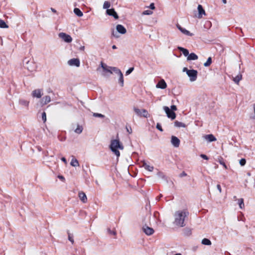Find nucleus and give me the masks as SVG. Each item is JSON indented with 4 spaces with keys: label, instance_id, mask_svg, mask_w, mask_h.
<instances>
[{
    "label": "nucleus",
    "instance_id": "obj_13",
    "mask_svg": "<svg viewBox=\"0 0 255 255\" xmlns=\"http://www.w3.org/2000/svg\"><path fill=\"white\" fill-rule=\"evenodd\" d=\"M197 9L198 11V14L197 17L198 18H201L203 17V15H206L205 11L202 5L199 4L197 7Z\"/></svg>",
    "mask_w": 255,
    "mask_h": 255
},
{
    "label": "nucleus",
    "instance_id": "obj_58",
    "mask_svg": "<svg viewBox=\"0 0 255 255\" xmlns=\"http://www.w3.org/2000/svg\"><path fill=\"white\" fill-rule=\"evenodd\" d=\"M33 66H34V64L33 63V62H30L29 64H28V66L31 67L32 68H33V70L34 67Z\"/></svg>",
    "mask_w": 255,
    "mask_h": 255
},
{
    "label": "nucleus",
    "instance_id": "obj_47",
    "mask_svg": "<svg viewBox=\"0 0 255 255\" xmlns=\"http://www.w3.org/2000/svg\"><path fill=\"white\" fill-rule=\"evenodd\" d=\"M254 110V114L251 115L250 116V118L253 120H255V104L253 105Z\"/></svg>",
    "mask_w": 255,
    "mask_h": 255
},
{
    "label": "nucleus",
    "instance_id": "obj_5",
    "mask_svg": "<svg viewBox=\"0 0 255 255\" xmlns=\"http://www.w3.org/2000/svg\"><path fill=\"white\" fill-rule=\"evenodd\" d=\"M51 101V98L49 96H45L42 98L37 103V106L38 107H42L44 105L49 103Z\"/></svg>",
    "mask_w": 255,
    "mask_h": 255
},
{
    "label": "nucleus",
    "instance_id": "obj_61",
    "mask_svg": "<svg viewBox=\"0 0 255 255\" xmlns=\"http://www.w3.org/2000/svg\"><path fill=\"white\" fill-rule=\"evenodd\" d=\"M176 27L180 31L183 28L179 24H176Z\"/></svg>",
    "mask_w": 255,
    "mask_h": 255
},
{
    "label": "nucleus",
    "instance_id": "obj_42",
    "mask_svg": "<svg viewBox=\"0 0 255 255\" xmlns=\"http://www.w3.org/2000/svg\"><path fill=\"white\" fill-rule=\"evenodd\" d=\"M153 13V12L151 10H144L142 12V14L143 15H150Z\"/></svg>",
    "mask_w": 255,
    "mask_h": 255
},
{
    "label": "nucleus",
    "instance_id": "obj_14",
    "mask_svg": "<svg viewBox=\"0 0 255 255\" xmlns=\"http://www.w3.org/2000/svg\"><path fill=\"white\" fill-rule=\"evenodd\" d=\"M117 31L122 34H124L127 32L126 28L122 24H118L116 26Z\"/></svg>",
    "mask_w": 255,
    "mask_h": 255
},
{
    "label": "nucleus",
    "instance_id": "obj_43",
    "mask_svg": "<svg viewBox=\"0 0 255 255\" xmlns=\"http://www.w3.org/2000/svg\"><path fill=\"white\" fill-rule=\"evenodd\" d=\"M239 163L241 166H244L246 163V159L245 158H242L240 160Z\"/></svg>",
    "mask_w": 255,
    "mask_h": 255
},
{
    "label": "nucleus",
    "instance_id": "obj_54",
    "mask_svg": "<svg viewBox=\"0 0 255 255\" xmlns=\"http://www.w3.org/2000/svg\"><path fill=\"white\" fill-rule=\"evenodd\" d=\"M187 176V173L185 171H183L182 173H181L179 175L180 177H183L184 176Z\"/></svg>",
    "mask_w": 255,
    "mask_h": 255
},
{
    "label": "nucleus",
    "instance_id": "obj_24",
    "mask_svg": "<svg viewBox=\"0 0 255 255\" xmlns=\"http://www.w3.org/2000/svg\"><path fill=\"white\" fill-rule=\"evenodd\" d=\"M184 235L185 236H189L192 234L191 229L189 228H186L184 229L183 231Z\"/></svg>",
    "mask_w": 255,
    "mask_h": 255
},
{
    "label": "nucleus",
    "instance_id": "obj_51",
    "mask_svg": "<svg viewBox=\"0 0 255 255\" xmlns=\"http://www.w3.org/2000/svg\"><path fill=\"white\" fill-rule=\"evenodd\" d=\"M148 7L150 9H154L155 8V5H154V3L152 2L150 4L149 6H148Z\"/></svg>",
    "mask_w": 255,
    "mask_h": 255
},
{
    "label": "nucleus",
    "instance_id": "obj_37",
    "mask_svg": "<svg viewBox=\"0 0 255 255\" xmlns=\"http://www.w3.org/2000/svg\"><path fill=\"white\" fill-rule=\"evenodd\" d=\"M218 161L221 165H222L225 168H226V169L227 168V165H226V163H225L224 159L222 157H220V158H219Z\"/></svg>",
    "mask_w": 255,
    "mask_h": 255
},
{
    "label": "nucleus",
    "instance_id": "obj_52",
    "mask_svg": "<svg viewBox=\"0 0 255 255\" xmlns=\"http://www.w3.org/2000/svg\"><path fill=\"white\" fill-rule=\"evenodd\" d=\"M126 129L127 132H128L129 134L131 133L132 132V129L131 127L129 126V127H126Z\"/></svg>",
    "mask_w": 255,
    "mask_h": 255
},
{
    "label": "nucleus",
    "instance_id": "obj_39",
    "mask_svg": "<svg viewBox=\"0 0 255 255\" xmlns=\"http://www.w3.org/2000/svg\"><path fill=\"white\" fill-rule=\"evenodd\" d=\"M159 213L158 212L155 211V212H154V213H153V217L155 218V219L156 220L160 222L161 221L159 219Z\"/></svg>",
    "mask_w": 255,
    "mask_h": 255
},
{
    "label": "nucleus",
    "instance_id": "obj_17",
    "mask_svg": "<svg viewBox=\"0 0 255 255\" xmlns=\"http://www.w3.org/2000/svg\"><path fill=\"white\" fill-rule=\"evenodd\" d=\"M198 56L197 55H196L194 53H191L189 54V55L187 56V61H190V60H196L198 59Z\"/></svg>",
    "mask_w": 255,
    "mask_h": 255
},
{
    "label": "nucleus",
    "instance_id": "obj_55",
    "mask_svg": "<svg viewBox=\"0 0 255 255\" xmlns=\"http://www.w3.org/2000/svg\"><path fill=\"white\" fill-rule=\"evenodd\" d=\"M190 69H188L186 67H184L183 68V72H186V74H187V73L188 72V71L190 70Z\"/></svg>",
    "mask_w": 255,
    "mask_h": 255
},
{
    "label": "nucleus",
    "instance_id": "obj_9",
    "mask_svg": "<svg viewBox=\"0 0 255 255\" xmlns=\"http://www.w3.org/2000/svg\"><path fill=\"white\" fill-rule=\"evenodd\" d=\"M106 14L108 15L114 17L115 19H118L119 16L114 8L106 10Z\"/></svg>",
    "mask_w": 255,
    "mask_h": 255
},
{
    "label": "nucleus",
    "instance_id": "obj_57",
    "mask_svg": "<svg viewBox=\"0 0 255 255\" xmlns=\"http://www.w3.org/2000/svg\"><path fill=\"white\" fill-rule=\"evenodd\" d=\"M112 35L114 36V37H116V38H118L119 37V36L117 35L116 34H115V31H114V30L113 29L112 30Z\"/></svg>",
    "mask_w": 255,
    "mask_h": 255
},
{
    "label": "nucleus",
    "instance_id": "obj_46",
    "mask_svg": "<svg viewBox=\"0 0 255 255\" xmlns=\"http://www.w3.org/2000/svg\"><path fill=\"white\" fill-rule=\"evenodd\" d=\"M68 240L72 243L73 244L74 243V240H73V237L71 235V234L68 232Z\"/></svg>",
    "mask_w": 255,
    "mask_h": 255
},
{
    "label": "nucleus",
    "instance_id": "obj_10",
    "mask_svg": "<svg viewBox=\"0 0 255 255\" xmlns=\"http://www.w3.org/2000/svg\"><path fill=\"white\" fill-rule=\"evenodd\" d=\"M68 63L70 66H75L78 67L80 66V61L78 58H72L68 61Z\"/></svg>",
    "mask_w": 255,
    "mask_h": 255
},
{
    "label": "nucleus",
    "instance_id": "obj_56",
    "mask_svg": "<svg viewBox=\"0 0 255 255\" xmlns=\"http://www.w3.org/2000/svg\"><path fill=\"white\" fill-rule=\"evenodd\" d=\"M217 189L220 192V193H221L222 192V188H221V185L220 184H218L217 185Z\"/></svg>",
    "mask_w": 255,
    "mask_h": 255
},
{
    "label": "nucleus",
    "instance_id": "obj_48",
    "mask_svg": "<svg viewBox=\"0 0 255 255\" xmlns=\"http://www.w3.org/2000/svg\"><path fill=\"white\" fill-rule=\"evenodd\" d=\"M170 109L171 111H173V112H174L177 110L176 106L174 105H171Z\"/></svg>",
    "mask_w": 255,
    "mask_h": 255
},
{
    "label": "nucleus",
    "instance_id": "obj_38",
    "mask_svg": "<svg viewBox=\"0 0 255 255\" xmlns=\"http://www.w3.org/2000/svg\"><path fill=\"white\" fill-rule=\"evenodd\" d=\"M133 110H134V112L135 113V114L137 116L141 117L142 113H141L140 110H139V109H138L136 107H134Z\"/></svg>",
    "mask_w": 255,
    "mask_h": 255
},
{
    "label": "nucleus",
    "instance_id": "obj_53",
    "mask_svg": "<svg viewBox=\"0 0 255 255\" xmlns=\"http://www.w3.org/2000/svg\"><path fill=\"white\" fill-rule=\"evenodd\" d=\"M159 177L162 178H165V176L163 175V173L161 172H159L157 174Z\"/></svg>",
    "mask_w": 255,
    "mask_h": 255
},
{
    "label": "nucleus",
    "instance_id": "obj_16",
    "mask_svg": "<svg viewBox=\"0 0 255 255\" xmlns=\"http://www.w3.org/2000/svg\"><path fill=\"white\" fill-rule=\"evenodd\" d=\"M204 137H205V138L207 140H208L209 142H213V141H215L217 140L215 136L212 134H209L206 135H205Z\"/></svg>",
    "mask_w": 255,
    "mask_h": 255
},
{
    "label": "nucleus",
    "instance_id": "obj_29",
    "mask_svg": "<svg viewBox=\"0 0 255 255\" xmlns=\"http://www.w3.org/2000/svg\"><path fill=\"white\" fill-rule=\"evenodd\" d=\"M180 31L182 33H183V34H185L186 35H188V36H193L194 35L193 33H191L189 31L187 30V29H186L184 28H183L182 29H181Z\"/></svg>",
    "mask_w": 255,
    "mask_h": 255
},
{
    "label": "nucleus",
    "instance_id": "obj_2",
    "mask_svg": "<svg viewBox=\"0 0 255 255\" xmlns=\"http://www.w3.org/2000/svg\"><path fill=\"white\" fill-rule=\"evenodd\" d=\"M100 65L101 68L103 69L101 74L104 77H109V75L107 74L108 73L110 74H111L113 73V72H114L118 75H120L121 73H122L121 70L118 68L116 67L109 66L102 62H101Z\"/></svg>",
    "mask_w": 255,
    "mask_h": 255
},
{
    "label": "nucleus",
    "instance_id": "obj_18",
    "mask_svg": "<svg viewBox=\"0 0 255 255\" xmlns=\"http://www.w3.org/2000/svg\"><path fill=\"white\" fill-rule=\"evenodd\" d=\"M23 63L25 68H26L29 71H33V68L28 66V64H29L30 61L27 58H25L23 59Z\"/></svg>",
    "mask_w": 255,
    "mask_h": 255
},
{
    "label": "nucleus",
    "instance_id": "obj_30",
    "mask_svg": "<svg viewBox=\"0 0 255 255\" xmlns=\"http://www.w3.org/2000/svg\"><path fill=\"white\" fill-rule=\"evenodd\" d=\"M174 125L175 127H177L178 128H180V127L185 128L186 127V125L185 124H184L182 122H179L178 121H176L174 122Z\"/></svg>",
    "mask_w": 255,
    "mask_h": 255
},
{
    "label": "nucleus",
    "instance_id": "obj_33",
    "mask_svg": "<svg viewBox=\"0 0 255 255\" xmlns=\"http://www.w3.org/2000/svg\"><path fill=\"white\" fill-rule=\"evenodd\" d=\"M8 26L6 24L3 20L0 19V28H7Z\"/></svg>",
    "mask_w": 255,
    "mask_h": 255
},
{
    "label": "nucleus",
    "instance_id": "obj_26",
    "mask_svg": "<svg viewBox=\"0 0 255 255\" xmlns=\"http://www.w3.org/2000/svg\"><path fill=\"white\" fill-rule=\"evenodd\" d=\"M201 243L204 245L210 246L212 244L211 241L207 238H204L201 242Z\"/></svg>",
    "mask_w": 255,
    "mask_h": 255
},
{
    "label": "nucleus",
    "instance_id": "obj_40",
    "mask_svg": "<svg viewBox=\"0 0 255 255\" xmlns=\"http://www.w3.org/2000/svg\"><path fill=\"white\" fill-rule=\"evenodd\" d=\"M93 116L96 118H105V116L104 115H102V114H99V113H93Z\"/></svg>",
    "mask_w": 255,
    "mask_h": 255
},
{
    "label": "nucleus",
    "instance_id": "obj_44",
    "mask_svg": "<svg viewBox=\"0 0 255 255\" xmlns=\"http://www.w3.org/2000/svg\"><path fill=\"white\" fill-rule=\"evenodd\" d=\"M134 70V67L129 68L126 72V75H129Z\"/></svg>",
    "mask_w": 255,
    "mask_h": 255
},
{
    "label": "nucleus",
    "instance_id": "obj_64",
    "mask_svg": "<svg viewBox=\"0 0 255 255\" xmlns=\"http://www.w3.org/2000/svg\"><path fill=\"white\" fill-rule=\"evenodd\" d=\"M162 197V194H160L159 196L157 197L156 198V199L157 200V201H159L160 200V199Z\"/></svg>",
    "mask_w": 255,
    "mask_h": 255
},
{
    "label": "nucleus",
    "instance_id": "obj_59",
    "mask_svg": "<svg viewBox=\"0 0 255 255\" xmlns=\"http://www.w3.org/2000/svg\"><path fill=\"white\" fill-rule=\"evenodd\" d=\"M58 178L60 179V180L63 181L64 180H65V178L64 177V176H63L62 175H59L58 176Z\"/></svg>",
    "mask_w": 255,
    "mask_h": 255
},
{
    "label": "nucleus",
    "instance_id": "obj_31",
    "mask_svg": "<svg viewBox=\"0 0 255 255\" xmlns=\"http://www.w3.org/2000/svg\"><path fill=\"white\" fill-rule=\"evenodd\" d=\"M19 103L20 105L25 107H28L29 105V102L23 99H20Z\"/></svg>",
    "mask_w": 255,
    "mask_h": 255
},
{
    "label": "nucleus",
    "instance_id": "obj_8",
    "mask_svg": "<svg viewBox=\"0 0 255 255\" xmlns=\"http://www.w3.org/2000/svg\"><path fill=\"white\" fill-rule=\"evenodd\" d=\"M43 90L37 89L33 90L31 93V96L33 98H40L43 95Z\"/></svg>",
    "mask_w": 255,
    "mask_h": 255
},
{
    "label": "nucleus",
    "instance_id": "obj_22",
    "mask_svg": "<svg viewBox=\"0 0 255 255\" xmlns=\"http://www.w3.org/2000/svg\"><path fill=\"white\" fill-rule=\"evenodd\" d=\"M74 13L78 17H81L83 15L82 11L79 8L77 7L74 9Z\"/></svg>",
    "mask_w": 255,
    "mask_h": 255
},
{
    "label": "nucleus",
    "instance_id": "obj_35",
    "mask_svg": "<svg viewBox=\"0 0 255 255\" xmlns=\"http://www.w3.org/2000/svg\"><path fill=\"white\" fill-rule=\"evenodd\" d=\"M141 113H142L141 117H143L144 118H147L149 116L147 111L146 110H145V109H142V110Z\"/></svg>",
    "mask_w": 255,
    "mask_h": 255
},
{
    "label": "nucleus",
    "instance_id": "obj_6",
    "mask_svg": "<svg viewBox=\"0 0 255 255\" xmlns=\"http://www.w3.org/2000/svg\"><path fill=\"white\" fill-rule=\"evenodd\" d=\"M163 110H164L165 113L166 114L167 117L168 118L171 119V120H173L176 118V114L174 112L172 111L169 108V107L167 106H164L163 107Z\"/></svg>",
    "mask_w": 255,
    "mask_h": 255
},
{
    "label": "nucleus",
    "instance_id": "obj_27",
    "mask_svg": "<svg viewBox=\"0 0 255 255\" xmlns=\"http://www.w3.org/2000/svg\"><path fill=\"white\" fill-rule=\"evenodd\" d=\"M242 74H239L238 75H237L234 78L233 81L235 83L238 84L239 83V82L240 81V80L242 79Z\"/></svg>",
    "mask_w": 255,
    "mask_h": 255
},
{
    "label": "nucleus",
    "instance_id": "obj_63",
    "mask_svg": "<svg viewBox=\"0 0 255 255\" xmlns=\"http://www.w3.org/2000/svg\"><path fill=\"white\" fill-rule=\"evenodd\" d=\"M79 50L80 51H84L85 50V46H81L79 48Z\"/></svg>",
    "mask_w": 255,
    "mask_h": 255
},
{
    "label": "nucleus",
    "instance_id": "obj_21",
    "mask_svg": "<svg viewBox=\"0 0 255 255\" xmlns=\"http://www.w3.org/2000/svg\"><path fill=\"white\" fill-rule=\"evenodd\" d=\"M79 197L81 200L83 202L85 203L87 201V197L85 193L81 192L79 193Z\"/></svg>",
    "mask_w": 255,
    "mask_h": 255
},
{
    "label": "nucleus",
    "instance_id": "obj_15",
    "mask_svg": "<svg viewBox=\"0 0 255 255\" xmlns=\"http://www.w3.org/2000/svg\"><path fill=\"white\" fill-rule=\"evenodd\" d=\"M156 87L157 88L164 89L167 87V84L165 81L163 79H162L157 83V84L156 85Z\"/></svg>",
    "mask_w": 255,
    "mask_h": 255
},
{
    "label": "nucleus",
    "instance_id": "obj_45",
    "mask_svg": "<svg viewBox=\"0 0 255 255\" xmlns=\"http://www.w3.org/2000/svg\"><path fill=\"white\" fill-rule=\"evenodd\" d=\"M156 128L160 131H163L161 125L160 123H157L156 126Z\"/></svg>",
    "mask_w": 255,
    "mask_h": 255
},
{
    "label": "nucleus",
    "instance_id": "obj_7",
    "mask_svg": "<svg viewBox=\"0 0 255 255\" xmlns=\"http://www.w3.org/2000/svg\"><path fill=\"white\" fill-rule=\"evenodd\" d=\"M58 35L59 37L62 38L65 42L70 43L72 41V37L66 33L60 32L59 33Z\"/></svg>",
    "mask_w": 255,
    "mask_h": 255
},
{
    "label": "nucleus",
    "instance_id": "obj_60",
    "mask_svg": "<svg viewBox=\"0 0 255 255\" xmlns=\"http://www.w3.org/2000/svg\"><path fill=\"white\" fill-rule=\"evenodd\" d=\"M205 25L208 26H209V27L211 26V22L209 21H206Z\"/></svg>",
    "mask_w": 255,
    "mask_h": 255
},
{
    "label": "nucleus",
    "instance_id": "obj_49",
    "mask_svg": "<svg viewBox=\"0 0 255 255\" xmlns=\"http://www.w3.org/2000/svg\"><path fill=\"white\" fill-rule=\"evenodd\" d=\"M200 157L205 160H207L209 159V157L206 154H201L200 155Z\"/></svg>",
    "mask_w": 255,
    "mask_h": 255
},
{
    "label": "nucleus",
    "instance_id": "obj_23",
    "mask_svg": "<svg viewBox=\"0 0 255 255\" xmlns=\"http://www.w3.org/2000/svg\"><path fill=\"white\" fill-rule=\"evenodd\" d=\"M83 130V127L79 124H77V128L74 130V132L77 134H80L82 132Z\"/></svg>",
    "mask_w": 255,
    "mask_h": 255
},
{
    "label": "nucleus",
    "instance_id": "obj_36",
    "mask_svg": "<svg viewBox=\"0 0 255 255\" xmlns=\"http://www.w3.org/2000/svg\"><path fill=\"white\" fill-rule=\"evenodd\" d=\"M238 204H239L240 208L242 209H243L244 208V199L240 198L239 200Z\"/></svg>",
    "mask_w": 255,
    "mask_h": 255
},
{
    "label": "nucleus",
    "instance_id": "obj_1",
    "mask_svg": "<svg viewBox=\"0 0 255 255\" xmlns=\"http://www.w3.org/2000/svg\"><path fill=\"white\" fill-rule=\"evenodd\" d=\"M188 215L189 212L185 210L176 211L174 214V224L180 227H185L186 226L185 223V218L187 217Z\"/></svg>",
    "mask_w": 255,
    "mask_h": 255
},
{
    "label": "nucleus",
    "instance_id": "obj_28",
    "mask_svg": "<svg viewBox=\"0 0 255 255\" xmlns=\"http://www.w3.org/2000/svg\"><path fill=\"white\" fill-rule=\"evenodd\" d=\"M70 164L71 166L73 167H76L79 166V163L78 162V161L76 158H72Z\"/></svg>",
    "mask_w": 255,
    "mask_h": 255
},
{
    "label": "nucleus",
    "instance_id": "obj_25",
    "mask_svg": "<svg viewBox=\"0 0 255 255\" xmlns=\"http://www.w3.org/2000/svg\"><path fill=\"white\" fill-rule=\"evenodd\" d=\"M119 76V83L121 87H123L124 84V76L122 73H121Z\"/></svg>",
    "mask_w": 255,
    "mask_h": 255
},
{
    "label": "nucleus",
    "instance_id": "obj_50",
    "mask_svg": "<svg viewBox=\"0 0 255 255\" xmlns=\"http://www.w3.org/2000/svg\"><path fill=\"white\" fill-rule=\"evenodd\" d=\"M108 231L109 233L111 234V235H116V231H114V230L112 231L110 229H109L108 230Z\"/></svg>",
    "mask_w": 255,
    "mask_h": 255
},
{
    "label": "nucleus",
    "instance_id": "obj_20",
    "mask_svg": "<svg viewBox=\"0 0 255 255\" xmlns=\"http://www.w3.org/2000/svg\"><path fill=\"white\" fill-rule=\"evenodd\" d=\"M142 166L144 167L146 170L149 171H152L154 169L153 166L147 164L145 161H142Z\"/></svg>",
    "mask_w": 255,
    "mask_h": 255
},
{
    "label": "nucleus",
    "instance_id": "obj_19",
    "mask_svg": "<svg viewBox=\"0 0 255 255\" xmlns=\"http://www.w3.org/2000/svg\"><path fill=\"white\" fill-rule=\"evenodd\" d=\"M177 49L179 51L183 53L184 56L186 57L188 56V55L189 54V50L186 48L180 46H178Z\"/></svg>",
    "mask_w": 255,
    "mask_h": 255
},
{
    "label": "nucleus",
    "instance_id": "obj_4",
    "mask_svg": "<svg viewBox=\"0 0 255 255\" xmlns=\"http://www.w3.org/2000/svg\"><path fill=\"white\" fill-rule=\"evenodd\" d=\"M189 77L191 82H194L197 80L198 71L196 70L190 69L187 74Z\"/></svg>",
    "mask_w": 255,
    "mask_h": 255
},
{
    "label": "nucleus",
    "instance_id": "obj_11",
    "mask_svg": "<svg viewBox=\"0 0 255 255\" xmlns=\"http://www.w3.org/2000/svg\"><path fill=\"white\" fill-rule=\"evenodd\" d=\"M143 232L147 235L150 236L153 234L154 230L146 225H144L142 227Z\"/></svg>",
    "mask_w": 255,
    "mask_h": 255
},
{
    "label": "nucleus",
    "instance_id": "obj_12",
    "mask_svg": "<svg viewBox=\"0 0 255 255\" xmlns=\"http://www.w3.org/2000/svg\"><path fill=\"white\" fill-rule=\"evenodd\" d=\"M171 142L175 147H178L180 145V141L178 137L172 135L171 138Z\"/></svg>",
    "mask_w": 255,
    "mask_h": 255
},
{
    "label": "nucleus",
    "instance_id": "obj_34",
    "mask_svg": "<svg viewBox=\"0 0 255 255\" xmlns=\"http://www.w3.org/2000/svg\"><path fill=\"white\" fill-rule=\"evenodd\" d=\"M111 6V3L108 1H105L103 4V8L107 9H110L109 8Z\"/></svg>",
    "mask_w": 255,
    "mask_h": 255
},
{
    "label": "nucleus",
    "instance_id": "obj_3",
    "mask_svg": "<svg viewBox=\"0 0 255 255\" xmlns=\"http://www.w3.org/2000/svg\"><path fill=\"white\" fill-rule=\"evenodd\" d=\"M110 149L118 158L120 156V152L118 149L123 150L124 146L119 139H115L111 140Z\"/></svg>",
    "mask_w": 255,
    "mask_h": 255
},
{
    "label": "nucleus",
    "instance_id": "obj_62",
    "mask_svg": "<svg viewBox=\"0 0 255 255\" xmlns=\"http://www.w3.org/2000/svg\"><path fill=\"white\" fill-rule=\"evenodd\" d=\"M61 160H62L63 162H64L65 163H67V160H66V158H65V157H62L61 158Z\"/></svg>",
    "mask_w": 255,
    "mask_h": 255
},
{
    "label": "nucleus",
    "instance_id": "obj_41",
    "mask_svg": "<svg viewBox=\"0 0 255 255\" xmlns=\"http://www.w3.org/2000/svg\"><path fill=\"white\" fill-rule=\"evenodd\" d=\"M41 119L43 123H45L46 122V114L45 112L42 113Z\"/></svg>",
    "mask_w": 255,
    "mask_h": 255
},
{
    "label": "nucleus",
    "instance_id": "obj_32",
    "mask_svg": "<svg viewBox=\"0 0 255 255\" xmlns=\"http://www.w3.org/2000/svg\"><path fill=\"white\" fill-rule=\"evenodd\" d=\"M212 62V57H209L208 58L206 62L204 63V66L205 67H208L209 66Z\"/></svg>",
    "mask_w": 255,
    "mask_h": 255
}]
</instances>
